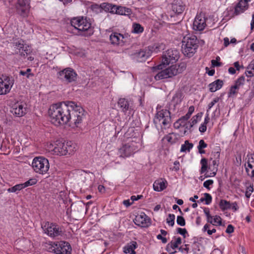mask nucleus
<instances>
[{
	"label": "nucleus",
	"instance_id": "obj_1",
	"mask_svg": "<svg viewBox=\"0 0 254 254\" xmlns=\"http://www.w3.org/2000/svg\"><path fill=\"white\" fill-rule=\"evenodd\" d=\"M84 109L74 102L66 101L51 105L48 113L51 122L55 126L64 125L68 122L76 127L85 118Z\"/></svg>",
	"mask_w": 254,
	"mask_h": 254
},
{
	"label": "nucleus",
	"instance_id": "obj_2",
	"mask_svg": "<svg viewBox=\"0 0 254 254\" xmlns=\"http://www.w3.org/2000/svg\"><path fill=\"white\" fill-rule=\"evenodd\" d=\"M198 44V41L194 35L184 37L182 46L183 53L189 58L192 57L196 52Z\"/></svg>",
	"mask_w": 254,
	"mask_h": 254
},
{
	"label": "nucleus",
	"instance_id": "obj_3",
	"mask_svg": "<svg viewBox=\"0 0 254 254\" xmlns=\"http://www.w3.org/2000/svg\"><path fill=\"white\" fill-rule=\"evenodd\" d=\"M161 64L157 65L158 69H163V67L170 64L175 63L180 58V52L177 49H169L163 52L162 56Z\"/></svg>",
	"mask_w": 254,
	"mask_h": 254
},
{
	"label": "nucleus",
	"instance_id": "obj_4",
	"mask_svg": "<svg viewBox=\"0 0 254 254\" xmlns=\"http://www.w3.org/2000/svg\"><path fill=\"white\" fill-rule=\"evenodd\" d=\"M32 167L36 173L45 174L49 169V161L43 157H35L32 161Z\"/></svg>",
	"mask_w": 254,
	"mask_h": 254
},
{
	"label": "nucleus",
	"instance_id": "obj_5",
	"mask_svg": "<svg viewBox=\"0 0 254 254\" xmlns=\"http://www.w3.org/2000/svg\"><path fill=\"white\" fill-rule=\"evenodd\" d=\"M50 245V251L56 254H71V247L67 242H51Z\"/></svg>",
	"mask_w": 254,
	"mask_h": 254
},
{
	"label": "nucleus",
	"instance_id": "obj_6",
	"mask_svg": "<svg viewBox=\"0 0 254 254\" xmlns=\"http://www.w3.org/2000/svg\"><path fill=\"white\" fill-rule=\"evenodd\" d=\"M76 72L70 67H67L58 72V77L61 80L71 83L77 79Z\"/></svg>",
	"mask_w": 254,
	"mask_h": 254
},
{
	"label": "nucleus",
	"instance_id": "obj_7",
	"mask_svg": "<svg viewBox=\"0 0 254 254\" xmlns=\"http://www.w3.org/2000/svg\"><path fill=\"white\" fill-rule=\"evenodd\" d=\"M171 113L169 110L163 109L157 112L154 119V124H157V120L159 122L162 120V124L165 127L170 126L171 122Z\"/></svg>",
	"mask_w": 254,
	"mask_h": 254
},
{
	"label": "nucleus",
	"instance_id": "obj_8",
	"mask_svg": "<svg viewBox=\"0 0 254 254\" xmlns=\"http://www.w3.org/2000/svg\"><path fill=\"white\" fill-rule=\"evenodd\" d=\"M177 75V70L175 69V66L171 65L165 69H161L154 77L156 80L165 79Z\"/></svg>",
	"mask_w": 254,
	"mask_h": 254
},
{
	"label": "nucleus",
	"instance_id": "obj_9",
	"mask_svg": "<svg viewBox=\"0 0 254 254\" xmlns=\"http://www.w3.org/2000/svg\"><path fill=\"white\" fill-rule=\"evenodd\" d=\"M42 228L45 233L51 237L58 236L62 233V230L58 225L50 223L49 222H45V225L42 224Z\"/></svg>",
	"mask_w": 254,
	"mask_h": 254
},
{
	"label": "nucleus",
	"instance_id": "obj_10",
	"mask_svg": "<svg viewBox=\"0 0 254 254\" xmlns=\"http://www.w3.org/2000/svg\"><path fill=\"white\" fill-rule=\"evenodd\" d=\"M151 50L148 48L137 51L131 55L134 56L138 62H143L151 56Z\"/></svg>",
	"mask_w": 254,
	"mask_h": 254
},
{
	"label": "nucleus",
	"instance_id": "obj_11",
	"mask_svg": "<svg viewBox=\"0 0 254 254\" xmlns=\"http://www.w3.org/2000/svg\"><path fill=\"white\" fill-rule=\"evenodd\" d=\"M134 223L137 226L141 227H148L150 224V219L145 214L141 213L140 215L136 216L133 220Z\"/></svg>",
	"mask_w": 254,
	"mask_h": 254
},
{
	"label": "nucleus",
	"instance_id": "obj_12",
	"mask_svg": "<svg viewBox=\"0 0 254 254\" xmlns=\"http://www.w3.org/2000/svg\"><path fill=\"white\" fill-rule=\"evenodd\" d=\"M66 146L65 142H63L60 141H57L55 144L54 147L53 149L55 154L60 155H66Z\"/></svg>",
	"mask_w": 254,
	"mask_h": 254
},
{
	"label": "nucleus",
	"instance_id": "obj_13",
	"mask_svg": "<svg viewBox=\"0 0 254 254\" xmlns=\"http://www.w3.org/2000/svg\"><path fill=\"white\" fill-rule=\"evenodd\" d=\"M134 149L133 146L129 143L124 145L119 149L120 156L122 157H127L130 156L134 153Z\"/></svg>",
	"mask_w": 254,
	"mask_h": 254
},
{
	"label": "nucleus",
	"instance_id": "obj_14",
	"mask_svg": "<svg viewBox=\"0 0 254 254\" xmlns=\"http://www.w3.org/2000/svg\"><path fill=\"white\" fill-rule=\"evenodd\" d=\"M205 17H195L193 22V28L195 30L201 31L206 26Z\"/></svg>",
	"mask_w": 254,
	"mask_h": 254
},
{
	"label": "nucleus",
	"instance_id": "obj_15",
	"mask_svg": "<svg viewBox=\"0 0 254 254\" xmlns=\"http://www.w3.org/2000/svg\"><path fill=\"white\" fill-rule=\"evenodd\" d=\"M118 104L122 111L125 113L127 111L130 113L133 110L130 102L125 98H120Z\"/></svg>",
	"mask_w": 254,
	"mask_h": 254
},
{
	"label": "nucleus",
	"instance_id": "obj_16",
	"mask_svg": "<svg viewBox=\"0 0 254 254\" xmlns=\"http://www.w3.org/2000/svg\"><path fill=\"white\" fill-rule=\"evenodd\" d=\"M172 8L175 14H182L185 10V5L183 4L182 0H174Z\"/></svg>",
	"mask_w": 254,
	"mask_h": 254
},
{
	"label": "nucleus",
	"instance_id": "obj_17",
	"mask_svg": "<svg viewBox=\"0 0 254 254\" xmlns=\"http://www.w3.org/2000/svg\"><path fill=\"white\" fill-rule=\"evenodd\" d=\"M77 27L78 31H87L91 27V23L87 19V17H80L79 18V24Z\"/></svg>",
	"mask_w": 254,
	"mask_h": 254
},
{
	"label": "nucleus",
	"instance_id": "obj_18",
	"mask_svg": "<svg viewBox=\"0 0 254 254\" xmlns=\"http://www.w3.org/2000/svg\"><path fill=\"white\" fill-rule=\"evenodd\" d=\"M26 107L24 108L23 106L20 104H17L14 105V107L12 108L11 112L15 115L16 117H22L26 114Z\"/></svg>",
	"mask_w": 254,
	"mask_h": 254
},
{
	"label": "nucleus",
	"instance_id": "obj_19",
	"mask_svg": "<svg viewBox=\"0 0 254 254\" xmlns=\"http://www.w3.org/2000/svg\"><path fill=\"white\" fill-rule=\"evenodd\" d=\"M21 50L22 51H19V54L21 57L25 59L27 58L28 61H33L34 58L33 57L31 56L32 53V50L29 46L25 45Z\"/></svg>",
	"mask_w": 254,
	"mask_h": 254
},
{
	"label": "nucleus",
	"instance_id": "obj_20",
	"mask_svg": "<svg viewBox=\"0 0 254 254\" xmlns=\"http://www.w3.org/2000/svg\"><path fill=\"white\" fill-rule=\"evenodd\" d=\"M115 9L114 14L124 16H129L131 14V9L126 7L116 5Z\"/></svg>",
	"mask_w": 254,
	"mask_h": 254
},
{
	"label": "nucleus",
	"instance_id": "obj_21",
	"mask_svg": "<svg viewBox=\"0 0 254 254\" xmlns=\"http://www.w3.org/2000/svg\"><path fill=\"white\" fill-rule=\"evenodd\" d=\"M124 38L123 35L121 34L115 32L112 34L110 36V40L111 41V43L113 45H119L121 43H124L123 39Z\"/></svg>",
	"mask_w": 254,
	"mask_h": 254
},
{
	"label": "nucleus",
	"instance_id": "obj_22",
	"mask_svg": "<svg viewBox=\"0 0 254 254\" xmlns=\"http://www.w3.org/2000/svg\"><path fill=\"white\" fill-rule=\"evenodd\" d=\"M248 3L244 0H240L235 8V14H240L248 8Z\"/></svg>",
	"mask_w": 254,
	"mask_h": 254
},
{
	"label": "nucleus",
	"instance_id": "obj_23",
	"mask_svg": "<svg viewBox=\"0 0 254 254\" xmlns=\"http://www.w3.org/2000/svg\"><path fill=\"white\" fill-rule=\"evenodd\" d=\"M223 85V81L221 79H217L210 83L208 85L209 91L211 92H215L220 89Z\"/></svg>",
	"mask_w": 254,
	"mask_h": 254
},
{
	"label": "nucleus",
	"instance_id": "obj_24",
	"mask_svg": "<svg viewBox=\"0 0 254 254\" xmlns=\"http://www.w3.org/2000/svg\"><path fill=\"white\" fill-rule=\"evenodd\" d=\"M17 3L19 7H17L19 11H21V14L26 13V10L29 8L30 0H17Z\"/></svg>",
	"mask_w": 254,
	"mask_h": 254
},
{
	"label": "nucleus",
	"instance_id": "obj_25",
	"mask_svg": "<svg viewBox=\"0 0 254 254\" xmlns=\"http://www.w3.org/2000/svg\"><path fill=\"white\" fill-rule=\"evenodd\" d=\"M167 182L162 180H157L153 184V189L155 191H161L166 189Z\"/></svg>",
	"mask_w": 254,
	"mask_h": 254
},
{
	"label": "nucleus",
	"instance_id": "obj_26",
	"mask_svg": "<svg viewBox=\"0 0 254 254\" xmlns=\"http://www.w3.org/2000/svg\"><path fill=\"white\" fill-rule=\"evenodd\" d=\"M11 87L10 83H7L0 78V95L5 94L9 92Z\"/></svg>",
	"mask_w": 254,
	"mask_h": 254
},
{
	"label": "nucleus",
	"instance_id": "obj_27",
	"mask_svg": "<svg viewBox=\"0 0 254 254\" xmlns=\"http://www.w3.org/2000/svg\"><path fill=\"white\" fill-rule=\"evenodd\" d=\"M116 5L108 2H103L101 3L102 11L104 10L106 12L114 14Z\"/></svg>",
	"mask_w": 254,
	"mask_h": 254
},
{
	"label": "nucleus",
	"instance_id": "obj_28",
	"mask_svg": "<svg viewBox=\"0 0 254 254\" xmlns=\"http://www.w3.org/2000/svg\"><path fill=\"white\" fill-rule=\"evenodd\" d=\"M194 111V107L193 106H191L190 107L189 109L188 112L187 114L184 116H183L182 118L179 119L176 123H175V126H176V124H178L180 122H183L184 121L185 122L187 121L190 117L192 113Z\"/></svg>",
	"mask_w": 254,
	"mask_h": 254
},
{
	"label": "nucleus",
	"instance_id": "obj_29",
	"mask_svg": "<svg viewBox=\"0 0 254 254\" xmlns=\"http://www.w3.org/2000/svg\"><path fill=\"white\" fill-rule=\"evenodd\" d=\"M137 244L135 242L127 245L124 248V252L126 254L130 253V254H136L134 249L136 248Z\"/></svg>",
	"mask_w": 254,
	"mask_h": 254
},
{
	"label": "nucleus",
	"instance_id": "obj_30",
	"mask_svg": "<svg viewBox=\"0 0 254 254\" xmlns=\"http://www.w3.org/2000/svg\"><path fill=\"white\" fill-rule=\"evenodd\" d=\"M66 151L67 154H71L76 151V144L71 141H67L65 142Z\"/></svg>",
	"mask_w": 254,
	"mask_h": 254
},
{
	"label": "nucleus",
	"instance_id": "obj_31",
	"mask_svg": "<svg viewBox=\"0 0 254 254\" xmlns=\"http://www.w3.org/2000/svg\"><path fill=\"white\" fill-rule=\"evenodd\" d=\"M219 205L220 209L223 211L230 209L231 207L230 202L224 199H221Z\"/></svg>",
	"mask_w": 254,
	"mask_h": 254
},
{
	"label": "nucleus",
	"instance_id": "obj_32",
	"mask_svg": "<svg viewBox=\"0 0 254 254\" xmlns=\"http://www.w3.org/2000/svg\"><path fill=\"white\" fill-rule=\"evenodd\" d=\"M193 145L192 143H190L188 140L185 141V144H182L181 148V152L190 151L192 148Z\"/></svg>",
	"mask_w": 254,
	"mask_h": 254
},
{
	"label": "nucleus",
	"instance_id": "obj_33",
	"mask_svg": "<svg viewBox=\"0 0 254 254\" xmlns=\"http://www.w3.org/2000/svg\"><path fill=\"white\" fill-rule=\"evenodd\" d=\"M200 164L201 165V168L200 170V173L203 174L205 173L208 169H210V167H208L207 160L203 158L201 159L200 161Z\"/></svg>",
	"mask_w": 254,
	"mask_h": 254
},
{
	"label": "nucleus",
	"instance_id": "obj_34",
	"mask_svg": "<svg viewBox=\"0 0 254 254\" xmlns=\"http://www.w3.org/2000/svg\"><path fill=\"white\" fill-rule=\"evenodd\" d=\"M173 66H175V69L177 70V74L182 73L184 70L186 69L187 67L186 63L183 62L180 63L179 64L173 65Z\"/></svg>",
	"mask_w": 254,
	"mask_h": 254
},
{
	"label": "nucleus",
	"instance_id": "obj_35",
	"mask_svg": "<svg viewBox=\"0 0 254 254\" xmlns=\"http://www.w3.org/2000/svg\"><path fill=\"white\" fill-rule=\"evenodd\" d=\"M240 88L234 84V85L232 86L229 89V91L228 92V96L229 97H233L234 96H235L238 92V90Z\"/></svg>",
	"mask_w": 254,
	"mask_h": 254
},
{
	"label": "nucleus",
	"instance_id": "obj_36",
	"mask_svg": "<svg viewBox=\"0 0 254 254\" xmlns=\"http://www.w3.org/2000/svg\"><path fill=\"white\" fill-rule=\"evenodd\" d=\"M23 189H24V187L22 184H20L9 188L7 191L10 192H16Z\"/></svg>",
	"mask_w": 254,
	"mask_h": 254
},
{
	"label": "nucleus",
	"instance_id": "obj_37",
	"mask_svg": "<svg viewBox=\"0 0 254 254\" xmlns=\"http://www.w3.org/2000/svg\"><path fill=\"white\" fill-rule=\"evenodd\" d=\"M198 118H201V115H199V114H198L197 115H196L195 116H193L191 118V122L190 123L189 127L187 126V127H186V128L187 129H190V128H191L194 125H195V124L197 123Z\"/></svg>",
	"mask_w": 254,
	"mask_h": 254
},
{
	"label": "nucleus",
	"instance_id": "obj_38",
	"mask_svg": "<svg viewBox=\"0 0 254 254\" xmlns=\"http://www.w3.org/2000/svg\"><path fill=\"white\" fill-rule=\"evenodd\" d=\"M133 31L135 33H140L143 32V28L138 23H134L133 24Z\"/></svg>",
	"mask_w": 254,
	"mask_h": 254
},
{
	"label": "nucleus",
	"instance_id": "obj_39",
	"mask_svg": "<svg viewBox=\"0 0 254 254\" xmlns=\"http://www.w3.org/2000/svg\"><path fill=\"white\" fill-rule=\"evenodd\" d=\"M175 215L173 214H169L166 219L167 223L171 226H173L175 224Z\"/></svg>",
	"mask_w": 254,
	"mask_h": 254
},
{
	"label": "nucleus",
	"instance_id": "obj_40",
	"mask_svg": "<svg viewBox=\"0 0 254 254\" xmlns=\"http://www.w3.org/2000/svg\"><path fill=\"white\" fill-rule=\"evenodd\" d=\"M170 247L172 249H176L178 247V245L182 243V239L180 237H178L175 242L172 241L170 243Z\"/></svg>",
	"mask_w": 254,
	"mask_h": 254
},
{
	"label": "nucleus",
	"instance_id": "obj_41",
	"mask_svg": "<svg viewBox=\"0 0 254 254\" xmlns=\"http://www.w3.org/2000/svg\"><path fill=\"white\" fill-rule=\"evenodd\" d=\"M25 45H24L23 43L18 42H15L14 43V47L15 49V53L19 54V51H22V49H23Z\"/></svg>",
	"mask_w": 254,
	"mask_h": 254
},
{
	"label": "nucleus",
	"instance_id": "obj_42",
	"mask_svg": "<svg viewBox=\"0 0 254 254\" xmlns=\"http://www.w3.org/2000/svg\"><path fill=\"white\" fill-rule=\"evenodd\" d=\"M31 69L27 68L26 71L20 70L19 74L23 76H26L27 78H29L30 76H33L34 74L31 73Z\"/></svg>",
	"mask_w": 254,
	"mask_h": 254
},
{
	"label": "nucleus",
	"instance_id": "obj_43",
	"mask_svg": "<svg viewBox=\"0 0 254 254\" xmlns=\"http://www.w3.org/2000/svg\"><path fill=\"white\" fill-rule=\"evenodd\" d=\"M245 81V77L244 75H242L235 81V84L240 88L241 86L244 85Z\"/></svg>",
	"mask_w": 254,
	"mask_h": 254
},
{
	"label": "nucleus",
	"instance_id": "obj_44",
	"mask_svg": "<svg viewBox=\"0 0 254 254\" xmlns=\"http://www.w3.org/2000/svg\"><path fill=\"white\" fill-rule=\"evenodd\" d=\"M37 180L36 179H31L28 181H26L24 183L22 184L24 188L27 187L28 186H32L35 185L37 183Z\"/></svg>",
	"mask_w": 254,
	"mask_h": 254
},
{
	"label": "nucleus",
	"instance_id": "obj_45",
	"mask_svg": "<svg viewBox=\"0 0 254 254\" xmlns=\"http://www.w3.org/2000/svg\"><path fill=\"white\" fill-rule=\"evenodd\" d=\"M79 18L80 17H73L70 20L71 25L73 26L75 29H77L78 24H79Z\"/></svg>",
	"mask_w": 254,
	"mask_h": 254
},
{
	"label": "nucleus",
	"instance_id": "obj_46",
	"mask_svg": "<svg viewBox=\"0 0 254 254\" xmlns=\"http://www.w3.org/2000/svg\"><path fill=\"white\" fill-rule=\"evenodd\" d=\"M91 9L96 13L102 11L101 4H94L91 5Z\"/></svg>",
	"mask_w": 254,
	"mask_h": 254
},
{
	"label": "nucleus",
	"instance_id": "obj_47",
	"mask_svg": "<svg viewBox=\"0 0 254 254\" xmlns=\"http://www.w3.org/2000/svg\"><path fill=\"white\" fill-rule=\"evenodd\" d=\"M177 223L179 225L184 226L186 225V221L184 218L182 216H178Z\"/></svg>",
	"mask_w": 254,
	"mask_h": 254
},
{
	"label": "nucleus",
	"instance_id": "obj_48",
	"mask_svg": "<svg viewBox=\"0 0 254 254\" xmlns=\"http://www.w3.org/2000/svg\"><path fill=\"white\" fill-rule=\"evenodd\" d=\"M204 195L205 196L204 199L205 204L207 205L209 204L212 201V197L211 195L208 193H205Z\"/></svg>",
	"mask_w": 254,
	"mask_h": 254
},
{
	"label": "nucleus",
	"instance_id": "obj_49",
	"mask_svg": "<svg viewBox=\"0 0 254 254\" xmlns=\"http://www.w3.org/2000/svg\"><path fill=\"white\" fill-rule=\"evenodd\" d=\"M177 232L182 235L184 238H186V234L188 233V232L185 228H178L177 229Z\"/></svg>",
	"mask_w": 254,
	"mask_h": 254
},
{
	"label": "nucleus",
	"instance_id": "obj_50",
	"mask_svg": "<svg viewBox=\"0 0 254 254\" xmlns=\"http://www.w3.org/2000/svg\"><path fill=\"white\" fill-rule=\"evenodd\" d=\"M254 191L253 186H250L247 188V191L246 192V196L247 198H249L251 195V193Z\"/></svg>",
	"mask_w": 254,
	"mask_h": 254
},
{
	"label": "nucleus",
	"instance_id": "obj_51",
	"mask_svg": "<svg viewBox=\"0 0 254 254\" xmlns=\"http://www.w3.org/2000/svg\"><path fill=\"white\" fill-rule=\"evenodd\" d=\"M219 99H220L219 97H216V98H214L213 100V101L208 104V108L207 112H208V110H210L214 105V104L215 103H217L219 101Z\"/></svg>",
	"mask_w": 254,
	"mask_h": 254
},
{
	"label": "nucleus",
	"instance_id": "obj_52",
	"mask_svg": "<svg viewBox=\"0 0 254 254\" xmlns=\"http://www.w3.org/2000/svg\"><path fill=\"white\" fill-rule=\"evenodd\" d=\"M213 184V181L212 180H208L205 181L203 183L204 187L206 188L208 190H210L209 186L212 185Z\"/></svg>",
	"mask_w": 254,
	"mask_h": 254
},
{
	"label": "nucleus",
	"instance_id": "obj_53",
	"mask_svg": "<svg viewBox=\"0 0 254 254\" xmlns=\"http://www.w3.org/2000/svg\"><path fill=\"white\" fill-rule=\"evenodd\" d=\"M207 144L204 142L203 139H201L199 141V144L197 146V149H203L207 147Z\"/></svg>",
	"mask_w": 254,
	"mask_h": 254
},
{
	"label": "nucleus",
	"instance_id": "obj_54",
	"mask_svg": "<svg viewBox=\"0 0 254 254\" xmlns=\"http://www.w3.org/2000/svg\"><path fill=\"white\" fill-rule=\"evenodd\" d=\"M245 74H246V76L248 77L247 81L248 82H249L250 81V79H249V78L254 76V71H253L252 70L249 69L245 71Z\"/></svg>",
	"mask_w": 254,
	"mask_h": 254
},
{
	"label": "nucleus",
	"instance_id": "obj_55",
	"mask_svg": "<svg viewBox=\"0 0 254 254\" xmlns=\"http://www.w3.org/2000/svg\"><path fill=\"white\" fill-rule=\"evenodd\" d=\"M221 217L219 216L215 215L214 216V219L213 220V223H217L218 225H221L222 224Z\"/></svg>",
	"mask_w": 254,
	"mask_h": 254
},
{
	"label": "nucleus",
	"instance_id": "obj_56",
	"mask_svg": "<svg viewBox=\"0 0 254 254\" xmlns=\"http://www.w3.org/2000/svg\"><path fill=\"white\" fill-rule=\"evenodd\" d=\"M234 227L231 224H229L227 226V228L226 230V232L228 234H231L234 232Z\"/></svg>",
	"mask_w": 254,
	"mask_h": 254
},
{
	"label": "nucleus",
	"instance_id": "obj_57",
	"mask_svg": "<svg viewBox=\"0 0 254 254\" xmlns=\"http://www.w3.org/2000/svg\"><path fill=\"white\" fill-rule=\"evenodd\" d=\"M211 64L213 66H220L222 65V63L218 62L215 60H212L211 61Z\"/></svg>",
	"mask_w": 254,
	"mask_h": 254
},
{
	"label": "nucleus",
	"instance_id": "obj_58",
	"mask_svg": "<svg viewBox=\"0 0 254 254\" xmlns=\"http://www.w3.org/2000/svg\"><path fill=\"white\" fill-rule=\"evenodd\" d=\"M143 197V195H138L136 197L135 195H132L131 196L130 199L132 201V202L135 200H137L140 198Z\"/></svg>",
	"mask_w": 254,
	"mask_h": 254
},
{
	"label": "nucleus",
	"instance_id": "obj_59",
	"mask_svg": "<svg viewBox=\"0 0 254 254\" xmlns=\"http://www.w3.org/2000/svg\"><path fill=\"white\" fill-rule=\"evenodd\" d=\"M206 125L205 124H202L199 128V130L201 132H204L206 130Z\"/></svg>",
	"mask_w": 254,
	"mask_h": 254
},
{
	"label": "nucleus",
	"instance_id": "obj_60",
	"mask_svg": "<svg viewBox=\"0 0 254 254\" xmlns=\"http://www.w3.org/2000/svg\"><path fill=\"white\" fill-rule=\"evenodd\" d=\"M248 157H249L248 162H250L251 163H254V154H251L248 155Z\"/></svg>",
	"mask_w": 254,
	"mask_h": 254
},
{
	"label": "nucleus",
	"instance_id": "obj_61",
	"mask_svg": "<svg viewBox=\"0 0 254 254\" xmlns=\"http://www.w3.org/2000/svg\"><path fill=\"white\" fill-rule=\"evenodd\" d=\"M174 170L177 171L179 170V166H180V163L178 161H175L174 163Z\"/></svg>",
	"mask_w": 254,
	"mask_h": 254
},
{
	"label": "nucleus",
	"instance_id": "obj_62",
	"mask_svg": "<svg viewBox=\"0 0 254 254\" xmlns=\"http://www.w3.org/2000/svg\"><path fill=\"white\" fill-rule=\"evenodd\" d=\"M247 68L251 70H253L254 72V61H252L247 66Z\"/></svg>",
	"mask_w": 254,
	"mask_h": 254
},
{
	"label": "nucleus",
	"instance_id": "obj_63",
	"mask_svg": "<svg viewBox=\"0 0 254 254\" xmlns=\"http://www.w3.org/2000/svg\"><path fill=\"white\" fill-rule=\"evenodd\" d=\"M203 211L207 217H210L211 215L208 208H204Z\"/></svg>",
	"mask_w": 254,
	"mask_h": 254
},
{
	"label": "nucleus",
	"instance_id": "obj_64",
	"mask_svg": "<svg viewBox=\"0 0 254 254\" xmlns=\"http://www.w3.org/2000/svg\"><path fill=\"white\" fill-rule=\"evenodd\" d=\"M132 202H130V201L129 199L125 200L123 201V204L127 207L129 206L131 204H132Z\"/></svg>",
	"mask_w": 254,
	"mask_h": 254
}]
</instances>
